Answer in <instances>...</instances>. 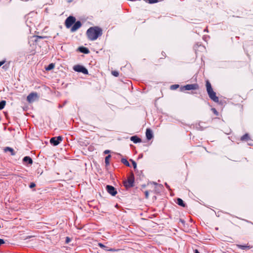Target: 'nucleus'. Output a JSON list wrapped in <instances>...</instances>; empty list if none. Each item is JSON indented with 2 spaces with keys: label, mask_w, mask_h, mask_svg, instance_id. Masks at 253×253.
<instances>
[{
  "label": "nucleus",
  "mask_w": 253,
  "mask_h": 253,
  "mask_svg": "<svg viewBox=\"0 0 253 253\" xmlns=\"http://www.w3.org/2000/svg\"><path fill=\"white\" fill-rule=\"evenodd\" d=\"M149 3H155L159 1V0H146Z\"/></svg>",
  "instance_id": "24"
},
{
  "label": "nucleus",
  "mask_w": 253,
  "mask_h": 253,
  "mask_svg": "<svg viewBox=\"0 0 253 253\" xmlns=\"http://www.w3.org/2000/svg\"><path fill=\"white\" fill-rule=\"evenodd\" d=\"M121 162L124 164L126 166H127V167H129L130 166V165H129V163H128V162L127 161V160L125 159H122L121 160Z\"/></svg>",
  "instance_id": "19"
},
{
  "label": "nucleus",
  "mask_w": 253,
  "mask_h": 253,
  "mask_svg": "<svg viewBox=\"0 0 253 253\" xmlns=\"http://www.w3.org/2000/svg\"><path fill=\"white\" fill-rule=\"evenodd\" d=\"M109 251H115L116 250L111 249H109Z\"/></svg>",
  "instance_id": "35"
},
{
  "label": "nucleus",
  "mask_w": 253,
  "mask_h": 253,
  "mask_svg": "<svg viewBox=\"0 0 253 253\" xmlns=\"http://www.w3.org/2000/svg\"><path fill=\"white\" fill-rule=\"evenodd\" d=\"M76 18L72 16H69L65 20V25L67 28H70L76 22Z\"/></svg>",
  "instance_id": "6"
},
{
  "label": "nucleus",
  "mask_w": 253,
  "mask_h": 253,
  "mask_svg": "<svg viewBox=\"0 0 253 253\" xmlns=\"http://www.w3.org/2000/svg\"><path fill=\"white\" fill-rule=\"evenodd\" d=\"M239 247H241L242 249H244L245 248H247V247L246 246H240Z\"/></svg>",
  "instance_id": "33"
},
{
  "label": "nucleus",
  "mask_w": 253,
  "mask_h": 253,
  "mask_svg": "<svg viewBox=\"0 0 253 253\" xmlns=\"http://www.w3.org/2000/svg\"><path fill=\"white\" fill-rule=\"evenodd\" d=\"M131 161L132 162L134 169H136V163L134 161H133L132 160H131Z\"/></svg>",
  "instance_id": "25"
},
{
  "label": "nucleus",
  "mask_w": 253,
  "mask_h": 253,
  "mask_svg": "<svg viewBox=\"0 0 253 253\" xmlns=\"http://www.w3.org/2000/svg\"><path fill=\"white\" fill-rule=\"evenodd\" d=\"M39 96L37 92H33L30 93L27 97V100L29 103H32L38 100Z\"/></svg>",
  "instance_id": "4"
},
{
  "label": "nucleus",
  "mask_w": 253,
  "mask_h": 253,
  "mask_svg": "<svg viewBox=\"0 0 253 253\" xmlns=\"http://www.w3.org/2000/svg\"><path fill=\"white\" fill-rule=\"evenodd\" d=\"M195 253H200L197 250H195Z\"/></svg>",
  "instance_id": "34"
},
{
  "label": "nucleus",
  "mask_w": 253,
  "mask_h": 253,
  "mask_svg": "<svg viewBox=\"0 0 253 253\" xmlns=\"http://www.w3.org/2000/svg\"><path fill=\"white\" fill-rule=\"evenodd\" d=\"M5 62V60H2L0 61V67L2 66L3 64H4Z\"/></svg>",
  "instance_id": "27"
},
{
  "label": "nucleus",
  "mask_w": 253,
  "mask_h": 253,
  "mask_svg": "<svg viewBox=\"0 0 253 253\" xmlns=\"http://www.w3.org/2000/svg\"><path fill=\"white\" fill-rule=\"evenodd\" d=\"M199 88V85L197 84H186L181 87V91L196 90Z\"/></svg>",
  "instance_id": "3"
},
{
  "label": "nucleus",
  "mask_w": 253,
  "mask_h": 253,
  "mask_svg": "<svg viewBox=\"0 0 253 253\" xmlns=\"http://www.w3.org/2000/svg\"><path fill=\"white\" fill-rule=\"evenodd\" d=\"M179 87V85L178 84H173L170 86V88L171 90H175L178 88Z\"/></svg>",
  "instance_id": "20"
},
{
  "label": "nucleus",
  "mask_w": 253,
  "mask_h": 253,
  "mask_svg": "<svg viewBox=\"0 0 253 253\" xmlns=\"http://www.w3.org/2000/svg\"><path fill=\"white\" fill-rule=\"evenodd\" d=\"M146 136L148 140H150L151 138H152L153 133L152 130L150 129L147 128L146 129Z\"/></svg>",
  "instance_id": "11"
},
{
  "label": "nucleus",
  "mask_w": 253,
  "mask_h": 253,
  "mask_svg": "<svg viewBox=\"0 0 253 253\" xmlns=\"http://www.w3.org/2000/svg\"><path fill=\"white\" fill-rule=\"evenodd\" d=\"M82 26V23L80 21H78L74 23V24L71 28V32H75L78 30Z\"/></svg>",
  "instance_id": "7"
},
{
  "label": "nucleus",
  "mask_w": 253,
  "mask_h": 253,
  "mask_svg": "<svg viewBox=\"0 0 253 253\" xmlns=\"http://www.w3.org/2000/svg\"><path fill=\"white\" fill-rule=\"evenodd\" d=\"M4 243V241L3 239H0V246Z\"/></svg>",
  "instance_id": "29"
},
{
  "label": "nucleus",
  "mask_w": 253,
  "mask_h": 253,
  "mask_svg": "<svg viewBox=\"0 0 253 253\" xmlns=\"http://www.w3.org/2000/svg\"><path fill=\"white\" fill-rule=\"evenodd\" d=\"M249 136V135L248 134H246L245 135H244L242 137H241V140H247L248 139Z\"/></svg>",
  "instance_id": "22"
},
{
  "label": "nucleus",
  "mask_w": 253,
  "mask_h": 253,
  "mask_svg": "<svg viewBox=\"0 0 253 253\" xmlns=\"http://www.w3.org/2000/svg\"><path fill=\"white\" fill-rule=\"evenodd\" d=\"M73 69L77 72H81L85 75L88 74V70L84 66L80 65H76L73 67Z\"/></svg>",
  "instance_id": "5"
},
{
  "label": "nucleus",
  "mask_w": 253,
  "mask_h": 253,
  "mask_svg": "<svg viewBox=\"0 0 253 253\" xmlns=\"http://www.w3.org/2000/svg\"><path fill=\"white\" fill-rule=\"evenodd\" d=\"M130 140L134 143L140 142L141 139L137 137L136 136H133L130 137Z\"/></svg>",
  "instance_id": "14"
},
{
  "label": "nucleus",
  "mask_w": 253,
  "mask_h": 253,
  "mask_svg": "<svg viewBox=\"0 0 253 253\" xmlns=\"http://www.w3.org/2000/svg\"><path fill=\"white\" fill-rule=\"evenodd\" d=\"M106 189L108 192L112 196H115L117 193V191L115 190V188L112 186L107 185L106 186Z\"/></svg>",
  "instance_id": "9"
},
{
  "label": "nucleus",
  "mask_w": 253,
  "mask_h": 253,
  "mask_svg": "<svg viewBox=\"0 0 253 253\" xmlns=\"http://www.w3.org/2000/svg\"><path fill=\"white\" fill-rule=\"evenodd\" d=\"M133 182H134V177H133V175L132 174V175L130 177H129V178L128 179V181L127 182H125V185L126 187L132 186Z\"/></svg>",
  "instance_id": "10"
},
{
  "label": "nucleus",
  "mask_w": 253,
  "mask_h": 253,
  "mask_svg": "<svg viewBox=\"0 0 253 253\" xmlns=\"http://www.w3.org/2000/svg\"><path fill=\"white\" fill-rule=\"evenodd\" d=\"M98 245L101 248H105V246L104 245H103L102 244H101V243H99Z\"/></svg>",
  "instance_id": "31"
},
{
  "label": "nucleus",
  "mask_w": 253,
  "mask_h": 253,
  "mask_svg": "<svg viewBox=\"0 0 253 253\" xmlns=\"http://www.w3.org/2000/svg\"><path fill=\"white\" fill-rule=\"evenodd\" d=\"M62 140V138L61 136H58L57 137H53L52 138L50 142L51 143L53 144L54 145H57L60 141Z\"/></svg>",
  "instance_id": "8"
},
{
  "label": "nucleus",
  "mask_w": 253,
  "mask_h": 253,
  "mask_svg": "<svg viewBox=\"0 0 253 253\" xmlns=\"http://www.w3.org/2000/svg\"><path fill=\"white\" fill-rule=\"evenodd\" d=\"M78 50L82 53H84V54H88L89 52V49L85 47L81 46L79 47L78 48Z\"/></svg>",
  "instance_id": "12"
},
{
  "label": "nucleus",
  "mask_w": 253,
  "mask_h": 253,
  "mask_svg": "<svg viewBox=\"0 0 253 253\" xmlns=\"http://www.w3.org/2000/svg\"><path fill=\"white\" fill-rule=\"evenodd\" d=\"M177 204L180 206H182L183 207H185V204L184 203L183 201H182V199H181L180 198H178L177 199Z\"/></svg>",
  "instance_id": "16"
},
{
  "label": "nucleus",
  "mask_w": 253,
  "mask_h": 253,
  "mask_svg": "<svg viewBox=\"0 0 253 253\" xmlns=\"http://www.w3.org/2000/svg\"><path fill=\"white\" fill-rule=\"evenodd\" d=\"M111 158V155H108V156L106 157L105 158V163L107 165H108L109 164V160Z\"/></svg>",
  "instance_id": "21"
},
{
  "label": "nucleus",
  "mask_w": 253,
  "mask_h": 253,
  "mask_svg": "<svg viewBox=\"0 0 253 253\" xmlns=\"http://www.w3.org/2000/svg\"><path fill=\"white\" fill-rule=\"evenodd\" d=\"M86 36L90 41H95L102 35V30L98 26L90 27L86 31Z\"/></svg>",
  "instance_id": "1"
},
{
  "label": "nucleus",
  "mask_w": 253,
  "mask_h": 253,
  "mask_svg": "<svg viewBox=\"0 0 253 253\" xmlns=\"http://www.w3.org/2000/svg\"><path fill=\"white\" fill-rule=\"evenodd\" d=\"M211 111H216L215 109L214 108H212L211 109Z\"/></svg>",
  "instance_id": "36"
},
{
  "label": "nucleus",
  "mask_w": 253,
  "mask_h": 253,
  "mask_svg": "<svg viewBox=\"0 0 253 253\" xmlns=\"http://www.w3.org/2000/svg\"><path fill=\"white\" fill-rule=\"evenodd\" d=\"M6 104V101L5 100H2L0 102V110L3 109Z\"/></svg>",
  "instance_id": "18"
},
{
  "label": "nucleus",
  "mask_w": 253,
  "mask_h": 253,
  "mask_svg": "<svg viewBox=\"0 0 253 253\" xmlns=\"http://www.w3.org/2000/svg\"><path fill=\"white\" fill-rule=\"evenodd\" d=\"M206 86L210 98L214 102H218L219 101V98L216 96V93L213 90L211 85L208 80L206 81Z\"/></svg>",
  "instance_id": "2"
},
{
  "label": "nucleus",
  "mask_w": 253,
  "mask_h": 253,
  "mask_svg": "<svg viewBox=\"0 0 253 253\" xmlns=\"http://www.w3.org/2000/svg\"><path fill=\"white\" fill-rule=\"evenodd\" d=\"M35 186H36V185L34 183H31L30 185V187L31 188H32L35 187Z\"/></svg>",
  "instance_id": "26"
},
{
  "label": "nucleus",
  "mask_w": 253,
  "mask_h": 253,
  "mask_svg": "<svg viewBox=\"0 0 253 253\" xmlns=\"http://www.w3.org/2000/svg\"><path fill=\"white\" fill-rule=\"evenodd\" d=\"M54 67V64L53 63H51L48 66L45 68V69L46 71H49L52 69H53Z\"/></svg>",
  "instance_id": "17"
},
{
  "label": "nucleus",
  "mask_w": 253,
  "mask_h": 253,
  "mask_svg": "<svg viewBox=\"0 0 253 253\" xmlns=\"http://www.w3.org/2000/svg\"><path fill=\"white\" fill-rule=\"evenodd\" d=\"M145 196H146V198H148V196H149V193H148V191H145Z\"/></svg>",
  "instance_id": "30"
},
{
  "label": "nucleus",
  "mask_w": 253,
  "mask_h": 253,
  "mask_svg": "<svg viewBox=\"0 0 253 253\" xmlns=\"http://www.w3.org/2000/svg\"><path fill=\"white\" fill-rule=\"evenodd\" d=\"M4 115H5V117H7V114L6 113H4Z\"/></svg>",
  "instance_id": "37"
},
{
  "label": "nucleus",
  "mask_w": 253,
  "mask_h": 253,
  "mask_svg": "<svg viewBox=\"0 0 253 253\" xmlns=\"http://www.w3.org/2000/svg\"><path fill=\"white\" fill-rule=\"evenodd\" d=\"M23 162L25 163H28L29 164H32L33 163V160L32 159L28 156L25 157L23 158Z\"/></svg>",
  "instance_id": "13"
},
{
  "label": "nucleus",
  "mask_w": 253,
  "mask_h": 253,
  "mask_svg": "<svg viewBox=\"0 0 253 253\" xmlns=\"http://www.w3.org/2000/svg\"><path fill=\"white\" fill-rule=\"evenodd\" d=\"M111 73L114 76L116 77H118L119 75V72L117 71H112Z\"/></svg>",
  "instance_id": "23"
},
{
  "label": "nucleus",
  "mask_w": 253,
  "mask_h": 253,
  "mask_svg": "<svg viewBox=\"0 0 253 253\" xmlns=\"http://www.w3.org/2000/svg\"><path fill=\"white\" fill-rule=\"evenodd\" d=\"M109 152H110V151L107 150H105V151H104V153L105 154H108V153H109Z\"/></svg>",
  "instance_id": "32"
},
{
  "label": "nucleus",
  "mask_w": 253,
  "mask_h": 253,
  "mask_svg": "<svg viewBox=\"0 0 253 253\" xmlns=\"http://www.w3.org/2000/svg\"><path fill=\"white\" fill-rule=\"evenodd\" d=\"M70 241V239L69 237H66V243H68Z\"/></svg>",
  "instance_id": "28"
},
{
  "label": "nucleus",
  "mask_w": 253,
  "mask_h": 253,
  "mask_svg": "<svg viewBox=\"0 0 253 253\" xmlns=\"http://www.w3.org/2000/svg\"><path fill=\"white\" fill-rule=\"evenodd\" d=\"M4 151L5 152H6L8 151L10 152L11 153V155H12V156L15 155V152L14 151V150L12 148L9 147H5L4 149Z\"/></svg>",
  "instance_id": "15"
}]
</instances>
